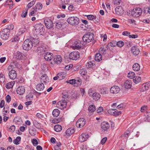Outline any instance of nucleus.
I'll list each match as a JSON object with an SVG mask.
<instances>
[{
	"instance_id": "f257e3e1",
	"label": "nucleus",
	"mask_w": 150,
	"mask_h": 150,
	"mask_svg": "<svg viewBox=\"0 0 150 150\" xmlns=\"http://www.w3.org/2000/svg\"><path fill=\"white\" fill-rule=\"evenodd\" d=\"M94 35L92 33H88L85 34L83 37V46L86 45L88 43L94 39Z\"/></svg>"
},
{
	"instance_id": "f03ea898",
	"label": "nucleus",
	"mask_w": 150,
	"mask_h": 150,
	"mask_svg": "<svg viewBox=\"0 0 150 150\" xmlns=\"http://www.w3.org/2000/svg\"><path fill=\"white\" fill-rule=\"evenodd\" d=\"M33 43L32 41L30 39H27L24 41L22 47L25 50H29L32 47Z\"/></svg>"
},
{
	"instance_id": "7ed1b4c3",
	"label": "nucleus",
	"mask_w": 150,
	"mask_h": 150,
	"mask_svg": "<svg viewBox=\"0 0 150 150\" xmlns=\"http://www.w3.org/2000/svg\"><path fill=\"white\" fill-rule=\"evenodd\" d=\"M10 35V32L7 29H4L0 32V36L1 38L4 40H6L8 39Z\"/></svg>"
},
{
	"instance_id": "20e7f679",
	"label": "nucleus",
	"mask_w": 150,
	"mask_h": 150,
	"mask_svg": "<svg viewBox=\"0 0 150 150\" xmlns=\"http://www.w3.org/2000/svg\"><path fill=\"white\" fill-rule=\"evenodd\" d=\"M142 13L141 9L140 8H134L131 12L132 16L133 17H138L141 15Z\"/></svg>"
},
{
	"instance_id": "39448f33",
	"label": "nucleus",
	"mask_w": 150,
	"mask_h": 150,
	"mask_svg": "<svg viewBox=\"0 0 150 150\" xmlns=\"http://www.w3.org/2000/svg\"><path fill=\"white\" fill-rule=\"evenodd\" d=\"M67 22L70 24L72 25H76L79 23V19L77 17H71L68 18Z\"/></svg>"
},
{
	"instance_id": "423d86ee",
	"label": "nucleus",
	"mask_w": 150,
	"mask_h": 150,
	"mask_svg": "<svg viewBox=\"0 0 150 150\" xmlns=\"http://www.w3.org/2000/svg\"><path fill=\"white\" fill-rule=\"evenodd\" d=\"M35 30L38 34L42 35L44 32V26L41 24H36L34 26Z\"/></svg>"
},
{
	"instance_id": "0eeeda50",
	"label": "nucleus",
	"mask_w": 150,
	"mask_h": 150,
	"mask_svg": "<svg viewBox=\"0 0 150 150\" xmlns=\"http://www.w3.org/2000/svg\"><path fill=\"white\" fill-rule=\"evenodd\" d=\"M80 53L77 51H75L72 52L69 55L70 59L76 60L80 57Z\"/></svg>"
},
{
	"instance_id": "6e6552de",
	"label": "nucleus",
	"mask_w": 150,
	"mask_h": 150,
	"mask_svg": "<svg viewBox=\"0 0 150 150\" xmlns=\"http://www.w3.org/2000/svg\"><path fill=\"white\" fill-rule=\"evenodd\" d=\"M45 25L46 28L49 29L52 28L54 26V23L52 20L49 18H47L44 20Z\"/></svg>"
},
{
	"instance_id": "1a4fd4ad",
	"label": "nucleus",
	"mask_w": 150,
	"mask_h": 150,
	"mask_svg": "<svg viewBox=\"0 0 150 150\" xmlns=\"http://www.w3.org/2000/svg\"><path fill=\"white\" fill-rule=\"evenodd\" d=\"M83 42H81L80 40L75 41L73 45L71 46V47L74 49H80L82 46H83L82 44Z\"/></svg>"
},
{
	"instance_id": "9d476101",
	"label": "nucleus",
	"mask_w": 150,
	"mask_h": 150,
	"mask_svg": "<svg viewBox=\"0 0 150 150\" xmlns=\"http://www.w3.org/2000/svg\"><path fill=\"white\" fill-rule=\"evenodd\" d=\"M67 104V101L64 100H62L59 101L57 104V107L62 110L65 108Z\"/></svg>"
},
{
	"instance_id": "9b49d317",
	"label": "nucleus",
	"mask_w": 150,
	"mask_h": 150,
	"mask_svg": "<svg viewBox=\"0 0 150 150\" xmlns=\"http://www.w3.org/2000/svg\"><path fill=\"white\" fill-rule=\"evenodd\" d=\"M86 120L83 118H81L78 120L76 123V126L79 128L83 127L85 124Z\"/></svg>"
},
{
	"instance_id": "f8f14e48",
	"label": "nucleus",
	"mask_w": 150,
	"mask_h": 150,
	"mask_svg": "<svg viewBox=\"0 0 150 150\" xmlns=\"http://www.w3.org/2000/svg\"><path fill=\"white\" fill-rule=\"evenodd\" d=\"M50 79L46 74L43 75L40 77V81L41 83H43L45 84L48 83L50 82Z\"/></svg>"
},
{
	"instance_id": "ddd939ff",
	"label": "nucleus",
	"mask_w": 150,
	"mask_h": 150,
	"mask_svg": "<svg viewBox=\"0 0 150 150\" xmlns=\"http://www.w3.org/2000/svg\"><path fill=\"white\" fill-rule=\"evenodd\" d=\"M120 91L119 87L116 86H114L112 87L110 89V93L113 94H116L118 93Z\"/></svg>"
},
{
	"instance_id": "4468645a",
	"label": "nucleus",
	"mask_w": 150,
	"mask_h": 150,
	"mask_svg": "<svg viewBox=\"0 0 150 150\" xmlns=\"http://www.w3.org/2000/svg\"><path fill=\"white\" fill-rule=\"evenodd\" d=\"M108 113L113 115L118 116L120 115L121 112L120 111H117L115 109H110L108 111Z\"/></svg>"
},
{
	"instance_id": "2eb2a0df",
	"label": "nucleus",
	"mask_w": 150,
	"mask_h": 150,
	"mask_svg": "<svg viewBox=\"0 0 150 150\" xmlns=\"http://www.w3.org/2000/svg\"><path fill=\"white\" fill-rule=\"evenodd\" d=\"M8 76L9 78L11 79H14L17 76L16 71L13 70H12L9 73Z\"/></svg>"
},
{
	"instance_id": "dca6fc26",
	"label": "nucleus",
	"mask_w": 150,
	"mask_h": 150,
	"mask_svg": "<svg viewBox=\"0 0 150 150\" xmlns=\"http://www.w3.org/2000/svg\"><path fill=\"white\" fill-rule=\"evenodd\" d=\"M88 137V134L83 133L79 136V140L80 142H82L86 141Z\"/></svg>"
},
{
	"instance_id": "f3484780",
	"label": "nucleus",
	"mask_w": 150,
	"mask_h": 150,
	"mask_svg": "<svg viewBox=\"0 0 150 150\" xmlns=\"http://www.w3.org/2000/svg\"><path fill=\"white\" fill-rule=\"evenodd\" d=\"M14 57L17 59L21 60L23 58V55L21 52L17 51L14 53Z\"/></svg>"
},
{
	"instance_id": "a211bd4d",
	"label": "nucleus",
	"mask_w": 150,
	"mask_h": 150,
	"mask_svg": "<svg viewBox=\"0 0 150 150\" xmlns=\"http://www.w3.org/2000/svg\"><path fill=\"white\" fill-rule=\"evenodd\" d=\"M110 125L107 122H104L101 124V128L104 131H107Z\"/></svg>"
},
{
	"instance_id": "6ab92c4d",
	"label": "nucleus",
	"mask_w": 150,
	"mask_h": 150,
	"mask_svg": "<svg viewBox=\"0 0 150 150\" xmlns=\"http://www.w3.org/2000/svg\"><path fill=\"white\" fill-rule=\"evenodd\" d=\"M36 52L39 55H41L45 52V50L42 47H38L36 50Z\"/></svg>"
},
{
	"instance_id": "aec40b11",
	"label": "nucleus",
	"mask_w": 150,
	"mask_h": 150,
	"mask_svg": "<svg viewBox=\"0 0 150 150\" xmlns=\"http://www.w3.org/2000/svg\"><path fill=\"white\" fill-rule=\"evenodd\" d=\"M62 59L59 55H55L54 57L53 60L54 62L57 64H60L62 61Z\"/></svg>"
},
{
	"instance_id": "412c9836",
	"label": "nucleus",
	"mask_w": 150,
	"mask_h": 150,
	"mask_svg": "<svg viewBox=\"0 0 150 150\" xmlns=\"http://www.w3.org/2000/svg\"><path fill=\"white\" fill-rule=\"evenodd\" d=\"M25 91V87L22 86H19L17 88V93L20 95L23 94Z\"/></svg>"
},
{
	"instance_id": "4be33fe9",
	"label": "nucleus",
	"mask_w": 150,
	"mask_h": 150,
	"mask_svg": "<svg viewBox=\"0 0 150 150\" xmlns=\"http://www.w3.org/2000/svg\"><path fill=\"white\" fill-rule=\"evenodd\" d=\"M131 50L133 54L136 56L138 55L140 52L139 49L135 46L132 47L131 48Z\"/></svg>"
},
{
	"instance_id": "5701e85b",
	"label": "nucleus",
	"mask_w": 150,
	"mask_h": 150,
	"mask_svg": "<svg viewBox=\"0 0 150 150\" xmlns=\"http://www.w3.org/2000/svg\"><path fill=\"white\" fill-rule=\"evenodd\" d=\"M52 54L47 52L44 55V59L47 61H50L52 58Z\"/></svg>"
},
{
	"instance_id": "b1692460",
	"label": "nucleus",
	"mask_w": 150,
	"mask_h": 150,
	"mask_svg": "<svg viewBox=\"0 0 150 150\" xmlns=\"http://www.w3.org/2000/svg\"><path fill=\"white\" fill-rule=\"evenodd\" d=\"M125 88L127 89L130 88L132 86V82L131 80H127L125 81L124 84Z\"/></svg>"
},
{
	"instance_id": "393cba45",
	"label": "nucleus",
	"mask_w": 150,
	"mask_h": 150,
	"mask_svg": "<svg viewBox=\"0 0 150 150\" xmlns=\"http://www.w3.org/2000/svg\"><path fill=\"white\" fill-rule=\"evenodd\" d=\"M16 124L20 125L22 124L23 121L22 119L20 117H15L13 121Z\"/></svg>"
},
{
	"instance_id": "a878e982",
	"label": "nucleus",
	"mask_w": 150,
	"mask_h": 150,
	"mask_svg": "<svg viewBox=\"0 0 150 150\" xmlns=\"http://www.w3.org/2000/svg\"><path fill=\"white\" fill-rule=\"evenodd\" d=\"M91 96L95 100H98L100 98V94L97 92L93 93V95Z\"/></svg>"
},
{
	"instance_id": "bb28decb",
	"label": "nucleus",
	"mask_w": 150,
	"mask_h": 150,
	"mask_svg": "<svg viewBox=\"0 0 150 150\" xmlns=\"http://www.w3.org/2000/svg\"><path fill=\"white\" fill-rule=\"evenodd\" d=\"M75 132L74 129L71 127L68 129L66 131L65 133L67 135L70 136L73 134Z\"/></svg>"
},
{
	"instance_id": "cd10ccee",
	"label": "nucleus",
	"mask_w": 150,
	"mask_h": 150,
	"mask_svg": "<svg viewBox=\"0 0 150 150\" xmlns=\"http://www.w3.org/2000/svg\"><path fill=\"white\" fill-rule=\"evenodd\" d=\"M8 5L9 6V8L10 9L12 8L13 5L12 1L11 0H7L5 3L4 6H6Z\"/></svg>"
},
{
	"instance_id": "c85d7f7f",
	"label": "nucleus",
	"mask_w": 150,
	"mask_h": 150,
	"mask_svg": "<svg viewBox=\"0 0 150 150\" xmlns=\"http://www.w3.org/2000/svg\"><path fill=\"white\" fill-rule=\"evenodd\" d=\"M102 55L100 53L96 54L95 57V60L98 62H100L102 60Z\"/></svg>"
},
{
	"instance_id": "c756f323",
	"label": "nucleus",
	"mask_w": 150,
	"mask_h": 150,
	"mask_svg": "<svg viewBox=\"0 0 150 150\" xmlns=\"http://www.w3.org/2000/svg\"><path fill=\"white\" fill-rule=\"evenodd\" d=\"M45 88L43 83H42L38 84L36 86V89L38 91L43 90Z\"/></svg>"
},
{
	"instance_id": "7c9ffc66",
	"label": "nucleus",
	"mask_w": 150,
	"mask_h": 150,
	"mask_svg": "<svg viewBox=\"0 0 150 150\" xmlns=\"http://www.w3.org/2000/svg\"><path fill=\"white\" fill-rule=\"evenodd\" d=\"M29 132L31 136H35L36 133V130L34 128H30L29 129Z\"/></svg>"
},
{
	"instance_id": "2f4dec72",
	"label": "nucleus",
	"mask_w": 150,
	"mask_h": 150,
	"mask_svg": "<svg viewBox=\"0 0 150 150\" xmlns=\"http://www.w3.org/2000/svg\"><path fill=\"white\" fill-rule=\"evenodd\" d=\"M100 92L101 94H108V88L106 87H102L101 88Z\"/></svg>"
},
{
	"instance_id": "473e14b6",
	"label": "nucleus",
	"mask_w": 150,
	"mask_h": 150,
	"mask_svg": "<svg viewBox=\"0 0 150 150\" xmlns=\"http://www.w3.org/2000/svg\"><path fill=\"white\" fill-rule=\"evenodd\" d=\"M150 84L149 83H145L143 84L142 86V88L143 91H145L148 90L149 89V86Z\"/></svg>"
},
{
	"instance_id": "72a5a7b5",
	"label": "nucleus",
	"mask_w": 150,
	"mask_h": 150,
	"mask_svg": "<svg viewBox=\"0 0 150 150\" xmlns=\"http://www.w3.org/2000/svg\"><path fill=\"white\" fill-rule=\"evenodd\" d=\"M132 67L134 71H137L139 70L140 66L138 63H135L133 65Z\"/></svg>"
},
{
	"instance_id": "f704fd0d",
	"label": "nucleus",
	"mask_w": 150,
	"mask_h": 150,
	"mask_svg": "<svg viewBox=\"0 0 150 150\" xmlns=\"http://www.w3.org/2000/svg\"><path fill=\"white\" fill-rule=\"evenodd\" d=\"M15 83V82L11 81L8 83L5 86L6 87L7 89H9L13 87V86Z\"/></svg>"
},
{
	"instance_id": "c9c22d12",
	"label": "nucleus",
	"mask_w": 150,
	"mask_h": 150,
	"mask_svg": "<svg viewBox=\"0 0 150 150\" xmlns=\"http://www.w3.org/2000/svg\"><path fill=\"white\" fill-rule=\"evenodd\" d=\"M60 112L58 109H54L52 112L53 115L55 117H57L59 114Z\"/></svg>"
},
{
	"instance_id": "e433bc0d",
	"label": "nucleus",
	"mask_w": 150,
	"mask_h": 150,
	"mask_svg": "<svg viewBox=\"0 0 150 150\" xmlns=\"http://www.w3.org/2000/svg\"><path fill=\"white\" fill-rule=\"evenodd\" d=\"M130 132L129 130L126 131L123 135H122L120 136V137H124L125 138V139L127 138L129 135Z\"/></svg>"
},
{
	"instance_id": "4c0bfd02",
	"label": "nucleus",
	"mask_w": 150,
	"mask_h": 150,
	"mask_svg": "<svg viewBox=\"0 0 150 150\" xmlns=\"http://www.w3.org/2000/svg\"><path fill=\"white\" fill-rule=\"evenodd\" d=\"M94 64L92 62L90 61L86 63V68L88 69L92 68Z\"/></svg>"
},
{
	"instance_id": "58836bf2",
	"label": "nucleus",
	"mask_w": 150,
	"mask_h": 150,
	"mask_svg": "<svg viewBox=\"0 0 150 150\" xmlns=\"http://www.w3.org/2000/svg\"><path fill=\"white\" fill-rule=\"evenodd\" d=\"M42 5L41 3H38L36 4L34 8H35V9L37 11V10H40L42 9Z\"/></svg>"
},
{
	"instance_id": "ea45409f",
	"label": "nucleus",
	"mask_w": 150,
	"mask_h": 150,
	"mask_svg": "<svg viewBox=\"0 0 150 150\" xmlns=\"http://www.w3.org/2000/svg\"><path fill=\"white\" fill-rule=\"evenodd\" d=\"M54 129L57 132H59L62 130V127L59 125H56L54 127Z\"/></svg>"
},
{
	"instance_id": "a19ab883",
	"label": "nucleus",
	"mask_w": 150,
	"mask_h": 150,
	"mask_svg": "<svg viewBox=\"0 0 150 150\" xmlns=\"http://www.w3.org/2000/svg\"><path fill=\"white\" fill-rule=\"evenodd\" d=\"M88 110L91 112H93L96 110L95 106L93 105H90L88 108Z\"/></svg>"
},
{
	"instance_id": "79ce46f5",
	"label": "nucleus",
	"mask_w": 150,
	"mask_h": 150,
	"mask_svg": "<svg viewBox=\"0 0 150 150\" xmlns=\"http://www.w3.org/2000/svg\"><path fill=\"white\" fill-rule=\"evenodd\" d=\"M36 1V0H33L31 1L27 5V9H29L30 8L33 6L35 3Z\"/></svg>"
},
{
	"instance_id": "37998d69",
	"label": "nucleus",
	"mask_w": 150,
	"mask_h": 150,
	"mask_svg": "<svg viewBox=\"0 0 150 150\" xmlns=\"http://www.w3.org/2000/svg\"><path fill=\"white\" fill-rule=\"evenodd\" d=\"M99 53L103 55H104L106 53V50L104 48L101 47L99 49Z\"/></svg>"
},
{
	"instance_id": "c03bdc74",
	"label": "nucleus",
	"mask_w": 150,
	"mask_h": 150,
	"mask_svg": "<svg viewBox=\"0 0 150 150\" xmlns=\"http://www.w3.org/2000/svg\"><path fill=\"white\" fill-rule=\"evenodd\" d=\"M127 76L128 78L132 79L135 77V74L134 72L132 71H130L128 73Z\"/></svg>"
},
{
	"instance_id": "a18cd8bd",
	"label": "nucleus",
	"mask_w": 150,
	"mask_h": 150,
	"mask_svg": "<svg viewBox=\"0 0 150 150\" xmlns=\"http://www.w3.org/2000/svg\"><path fill=\"white\" fill-rule=\"evenodd\" d=\"M21 140V137H18L13 141V143L16 144L18 145L19 144V142Z\"/></svg>"
},
{
	"instance_id": "49530a36",
	"label": "nucleus",
	"mask_w": 150,
	"mask_h": 150,
	"mask_svg": "<svg viewBox=\"0 0 150 150\" xmlns=\"http://www.w3.org/2000/svg\"><path fill=\"white\" fill-rule=\"evenodd\" d=\"M20 40V38L17 36H15L12 38L11 40L12 42H16Z\"/></svg>"
},
{
	"instance_id": "de8ad7c7",
	"label": "nucleus",
	"mask_w": 150,
	"mask_h": 150,
	"mask_svg": "<svg viewBox=\"0 0 150 150\" xmlns=\"http://www.w3.org/2000/svg\"><path fill=\"white\" fill-rule=\"evenodd\" d=\"M80 73L81 75L85 76L87 74V71L85 69H82L80 70Z\"/></svg>"
},
{
	"instance_id": "09e8293b",
	"label": "nucleus",
	"mask_w": 150,
	"mask_h": 150,
	"mask_svg": "<svg viewBox=\"0 0 150 150\" xmlns=\"http://www.w3.org/2000/svg\"><path fill=\"white\" fill-rule=\"evenodd\" d=\"M87 18L90 20L94 21L96 19V17L92 15H88L87 16Z\"/></svg>"
},
{
	"instance_id": "8fccbe9b",
	"label": "nucleus",
	"mask_w": 150,
	"mask_h": 150,
	"mask_svg": "<svg viewBox=\"0 0 150 150\" xmlns=\"http://www.w3.org/2000/svg\"><path fill=\"white\" fill-rule=\"evenodd\" d=\"M141 79V77L138 76L133 79L134 82L136 83H137L140 81Z\"/></svg>"
},
{
	"instance_id": "3c124183",
	"label": "nucleus",
	"mask_w": 150,
	"mask_h": 150,
	"mask_svg": "<svg viewBox=\"0 0 150 150\" xmlns=\"http://www.w3.org/2000/svg\"><path fill=\"white\" fill-rule=\"evenodd\" d=\"M34 125L37 128L40 129L41 128L40 124L36 121L33 122Z\"/></svg>"
},
{
	"instance_id": "603ef678",
	"label": "nucleus",
	"mask_w": 150,
	"mask_h": 150,
	"mask_svg": "<svg viewBox=\"0 0 150 150\" xmlns=\"http://www.w3.org/2000/svg\"><path fill=\"white\" fill-rule=\"evenodd\" d=\"M14 28V26L13 24H10L8 25L6 28H5V29H7L9 31V32H10V30H12Z\"/></svg>"
},
{
	"instance_id": "864d4df0",
	"label": "nucleus",
	"mask_w": 150,
	"mask_h": 150,
	"mask_svg": "<svg viewBox=\"0 0 150 150\" xmlns=\"http://www.w3.org/2000/svg\"><path fill=\"white\" fill-rule=\"evenodd\" d=\"M124 45V42L122 41H119L117 43V45L119 47H122Z\"/></svg>"
},
{
	"instance_id": "5fc2aeb1",
	"label": "nucleus",
	"mask_w": 150,
	"mask_h": 150,
	"mask_svg": "<svg viewBox=\"0 0 150 150\" xmlns=\"http://www.w3.org/2000/svg\"><path fill=\"white\" fill-rule=\"evenodd\" d=\"M28 9H25V11H23L21 14V16L23 18H25L26 17Z\"/></svg>"
},
{
	"instance_id": "6e6d98bb",
	"label": "nucleus",
	"mask_w": 150,
	"mask_h": 150,
	"mask_svg": "<svg viewBox=\"0 0 150 150\" xmlns=\"http://www.w3.org/2000/svg\"><path fill=\"white\" fill-rule=\"evenodd\" d=\"M37 11L36 9H35V8H32L31 11L29 14L30 16H33L35 13Z\"/></svg>"
},
{
	"instance_id": "4d7b16f0",
	"label": "nucleus",
	"mask_w": 150,
	"mask_h": 150,
	"mask_svg": "<svg viewBox=\"0 0 150 150\" xmlns=\"http://www.w3.org/2000/svg\"><path fill=\"white\" fill-rule=\"evenodd\" d=\"M32 42H33V44L37 45L39 43V41L38 38H34L33 39Z\"/></svg>"
},
{
	"instance_id": "13d9d810",
	"label": "nucleus",
	"mask_w": 150,
	"mask_h": 150,
	"mask_svg": "<svg viewBox=\"0 0 150 150\" xmlns=\"http://www.w3.org/2000/svg\"><path fill=\"white\" fill-rule=\"evenodd\" d=\"M5 80L4 76L2 74H0V82L3 83Z\"/></svg>"
},
{
	"instance_id": "bf43d9fd",
	"label": "nucleus",
	"mask_w": 150,
	"mask_h": 150,
	"mask_svg": "<svg viewBox=\"0 0 150 150\" xmlns=\"http://www.w3.org/2000/svg\"><path fill=\"white\" fill-rule=\"evenodd\" d=\"M63 73L62 72L58 73L57 74V76H55L53 78V79L54 80H57L59 78H60V79H61V78L60 77V76H61L62 75Z\"/></svg>"
},
{
	"instance_id": "052dcab7",
	"label": "nucleus",
	"mask_w": 150,
	"mask_h": 150,
	"mask_svg": "<svg viewBox=\"0 0 150 150\" xmlns=\"http://www.w3.org/2000/svg\"><path fill=\"white\" fill-rule=\"evenodd\" d=\"M67 83L72 84L76 83V81L75 79H71L67 81Z\"/></svg>"
},
{
	"instance_id": "680f3d73",
	"label": "nucleus",
	"mask_w": 150,
	"mask_h": 150,
	"mask_svg": "<svg viewBox=\"0 0 150 150\" xmlns=\"http://www.w3.org/2000/svg\"><path fill=\"white\" fill-rule=\"evenodd\" d=\"M121 9H122V7L121 6H118L115 9V11L117 14H118L121 11Z\"/></svg>"
},
{
	"instance_id": "e2e57ef3",
	"label": "nucleus",
	"mask_w": 150,
	"mask_h": 150,
	"mask_svg": "<svg viewBox=\"0 0 150 150\" xmlns=\"http://www.w3.org/2000/svg\"><path fill=\"white\" fill-rule=\"evenodd\" d=\"M62 119L61 118L56 119L53 120V123L54 124L57 123L62 121Z\"/></svg>"
},
{
	"instance_id": "0e129e2a",
	"label": "nucleus",
	"mask_w": 150,
	"mask_h": 150,
	"mask_svg": "<svg viewBox=\"0 0 150 150\" xmlns=\"http://www.w3.org/2000/svg\"><path fill=\"white\" fill-rule=\"evenodd\" d=\"M32 142L33 145L34 146H36L38 144V141L35 138L32 139Z\"/></svg>"
},
{
	"instance_id": "69168bd1",
	"label": "nucleus",
	"mask_w": 150,
	"mask_h": 150,
	"mask_svg": "<svg viewBox=\"0 0 150 150\" xmlns=\"http://www.w3.org/2000/svg\"><path fill=\"white\" fill-rule=\"evenodd\" d=\"M33 95L32 93H30L29 94L27 95L26 96V99L27 100H30L31 98H33Z\"/></svg>"
},
{
	"instance_id": "338daca9",
	"label": "nucleus",
	"mask_w": 150,
	"mask_h": 150,
	"mask_svg": "<svg viewBox=\"0 0 150 150\" xmlns=\"http://www.w3.org/2000/svg\"><path fill=\"white\" fill-rule=\"evenodd\" d=\"M56 27L59 29L61 28L62 27V25L61 23L60 22H58L56 23L55 24Z\"/></svg>"
},
{
	"instance_id": "774afa93",
	"label": "nucleus",
	"mask_w": 150,
	"mask_h": 150,
	"mask_svg": "<svg viewBox=\"0 0 150 150\" xmlns=\"http://www.w3.org/2000/svg\"><path fill=\"white\" fill-rule=\"evenodd\" d=\"M121 2V0H114L113 2L115 5H119Z\"/></svg>"
}]
</instances>
